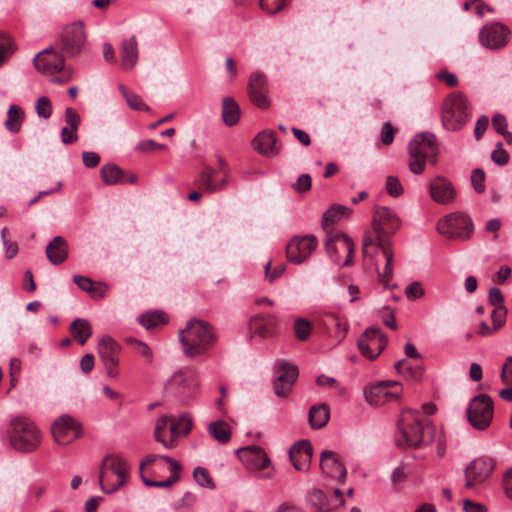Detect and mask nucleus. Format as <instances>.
I'll return each instance as SVG.
<instances>
[{
	"label": "nucleus",
	"instance_id": "4",
	"mask_svg": "<svg viewBox=\"0 0 512 512\" xmlns=\"http://www.w3.org/2000/svg\"><path fill=\"white\" fill-rule=\"evenodd\" d=\"M9 440L14 449L20 452H32L41 443V433L32 420L17 417L11 421Z\"/></svg>",
	"mask_w": 512,
	"mask_h": 512
},
{
	"label": "nucleus",
	"instance_id": "47",
	"mask_svg": "<svg viewBox=\"0 0 512 512\" xmlns=\"http://www.w3.org/2000/svg\"><path fill=\"white\" fill-rule=\"evenodd\" d=\"M126 342L127 344H130V345H135V349L137 350V352L142 355L147 363L151 364L152 361H153V352L151 350V348L144 342L140 341V340H137L135 338H127L126 339Z\"/></svg>",
	"mask_w": 512,
	"mask_h": 512
},
{
	"label": "nucleus",
	"instance_id": "62",
	"mask_svg": "<svg viewBox=\"0 0 512 512\" xmlns=\"http://www.w3.org/2000/svg\"><path fill=\"white\" fill-rule=\"evenodd\" d=\"M500 378L504 384L512 385V356L506 358L502 366Z\"/></svg>",
	"mask_w": 512,
	"mask_h": 512
},
{
	"label": "nucleus",
	"instance_id": "13",
	"mask_svg": "<svg viewBox=\"0 0 512 512\" xmlns=\"http://www.w3.org/2000/svg\"><path fill=\"white\" fill-rule=\"evenodd\" d=\"M388 343V338L380 329L369 327L358 339V347L363 356L368 359L377 358Z\"/></svg>",
	"mask_w": 512,
	"mask_h": 512
},
{
	"label": "nucleus",
	"instance_id": "49",
	"mask_svg": "<svg viewBox=\"0 0 512 512\" xmlns=\"http://www.w3.org/2000/svg\"><path fill=\"white\" fill-rule=\"evenodd\" d=\"M471 184L475 192L482 194L485 191V172L476 168L471 173Z\"/></svg>",
	"mask_w": 512,
	"mask_h": 512
},
{
	"label": "nucleus",
	"instance_id": "7",
	"mask_svg": "<svg viewBox=\"0 0 512 512\" xmlns=\"http://www.w3.org/2000/svg\"><path fill=\"white\" fill-rule=\"evenodd\" d=\"M199 388V376L195 370L182 369L167 381L166 390L172 393L182 405L195 398Z\"/></svg>",
	"mask_w": 512,
	"mask_h": 512
},
{
	"label": "nucleus",
	"instance_id": "1",
	"mask_svg": "<svg viewBox=\"0 0 512 512\" xmlns=\"http://www.w3.org/2000/svg\"><path fill=\"white\" fill-rule=\"evenodd\" d=\"M396 445L401 448H422L435 439L436 428L431 421L423 419L417 410L405 409L398 419Z\"/></svg>",
	"mask_w": 512,
	"mask_h": 512
},
{
	"label": "nucleus",
	"instance_id": "30",
	"mask_svg": "<svg viewBox=\"0 0 512 512\" xmlns=\"http://www.w3.org/2000/svg\"><path fill=\"white\" fill-rule=\"evenodd\" d=\"M255 149L262 155L275 156L279 152L273 131L260 132L254 139Z\"/></svg>",
	"mask_w": 512,
	"mask_h": 512
},
{
	"label": "nucleus",
	"instance_id": "60",
	"mask_svg": "<svg viewBox=\"0 0 512 512\" xmlns=\"http://www.w3.org/2000/svg\"><path fill=\"white\" fill-rule=\"evenodd\" d=\"M395 129L390 122H385L381 128L380 139L384 145L392 144L394 140Z\"/></svg>",
	"mask_w": 512,
	"mask_h": 512
},
{
	"label": "nucleus",
	"instance_id": "61",
	"mask_svg": "<svg viewBox=\"0 0 512 512\" xmlns=\"http://www.w3.org/2000/svg\"><path fill=\"white\" fill-rule=\"evenodd\" d=\"M405 295L408 299H419L424 295L422 285L415 281L405 288Z\"/></svg>",
	"mask_w": 512,
	"mask_h": 512
},
{
	"label": "nucleus",
	"instance_id": "27",
	"mask_svg": "<svg viewBox=\"0 0 512 512\" xmlns=\"http://www.w3.org/2000/svg\"><path fill=\"white\" fill-rule=\"evenodd\" d=\"M249 325L253 333L261 337H268L274 333L277 319L271 314H257L250 319Z\"/></svg>",
	"mask_w": 512,
	"mask_h": 512
},
{
	"label": "nucleus",
	"instance_id": "18",
	"mask_svg": "<svg viewBox=\"0 0 512 512\" xmlns=\"http://www.w3.org/2000/svg\"><path fill=\"white\" fill-rule=\"evenodd\" d=\"M97 350L107 374L110 377H115L119 365L120 345L112 337L105 335L99 340Z\"/></svg>",
	"mask_w": 512,
	"mask_h": 512
},
{
	"label": "nucleus",
	"instance_id": "55",
	"mask_svg": "<svg viewBox=\"0 0 512 512\" xmlns=\"http://www.w3.org/2000/svg\"><path fill=\"white\" fill-rule=\"evenodd\" d=\"M386 190L392 197H399L403 193V187L395 176H388L386 179Z\"/></svg>",
	"mask_w": 512,
	"mask_h": 512
},
{
	"label": "nucleus",
	"instance_id": "8",
	"mask_svg": "<svg viewBox=\"0 0 512 512\" xmlns=\"http://www.w3.org/2000/svg\"><path fill=\"white\" fill-rule=\"evenodd\" d=\"M436 228L448 239L465 241L472 235L473 222L467 214L457 211L439 219Z\"/></svg>",
	"mask_w": 512,
	"mask_h": 512
},
{
	"label": "nucleus",
	"instance_id": "25",
	"mask_svg": "<svg viewBox=\"0 0 512 512\" xmlns=\"http://www.w3.org/2000/svg\"><path fill=\"white\" fill-rule=\"evenodd\" d=\"M364 394L367 402L375 406L397 400L400 396L399 392H390L388 390V382H378L365 389Z\"/></svg>",
	"mask_w": 512,
	"mask_h": 512
},
{
	"label": "nucleus",
	"instance_id": "38",
	"mask_svg": "<svg viewBox=\"0 0 512 512\" xmlns=\"http://www.w3.org/2000/svg\"><path fill=\"white\" fill-rule=\"evenodd\" d=\"M24 120V111L17 105H11L7 112L5 127L12 133H17L21 129Z\"/></svg>",
	"mask_w": 512,
	"mask_h": 512
},
{
	"label": "nucleus",
	"instance_id": "64",
	"mask_svg": "<svg viewBox=\"0 0 512 512\" xmlns=\"http://www.w3.org/2000/svg\"><path fill=\"white\" fill-rule=\"evenodd\" d=\"M77 131L71 127L65 126L61 129V141L63 144L68 145L78 140Z\"/></svg>",
	"mask_w": 512,
	"mask_h": 512
},
{
	"label": "nucleus",
	"instance_id": "10",
	"mask_svg": "<svg viewBox=\"0 0 512 512\" xmlns=\"http://www.w3.org/2000/svg\"><path fill=\"white\" fill-rule=\"evenodd\" d=\"M362 251L365 257H373L374 253H377L378 251L382 253L385 259V266L383 272H378V277L385 288L390 287L389 281L393 275L394 259L390 240H381L380 243H376L370 236H365L363 239Z\"/></svg>",
	"mask_w": 512,
	"mask_h": 512
},
{
	"label": "nucleus",
	"instance_id": "29",
	"mask_svg": "<svg viewBox=\"0 0 512 512\" xmlns=\"http://www.w3.org/2000/svg\"><path fill=\"white\" fill-rule=\"evenodd\" d=\"M121 66L125 70L132 69L138 60V42L136 36L123 40L120 48Z\"/></svg>",
	"mask_w": 512,
	"mask_h": 512
},
{
	"label": "nucleus",
	"instance_id": "2",
	"mask_svg": "<svg viewBox=\"0 0 512 512\" xmlns=\"http://www.w3.org/2000/svg\"><path fill=\"white\" fill-rule=\"evenodd\" d=\"M179 340L184 354L196 357L208 351L216 342L212 326L200 319H190L186 328L179 331Z\"/></svg>",
	"mask_w": 512,
	"mask_h": 512
},
{
	"label": "nucleus",
	"instance_id": "3",
	"mask_svg": "<svg viewBox=\"0 0 512 512\" xmlns=\"http://www.w3.org/2000/svg\"><path fill=\"white\" fill-rule=\"evenodd\" d=\"M471 114V105L461 92L450 93L441 104V123L447 131L461 130L470 120Z\"/></svg>",
	"mask_w": 512,
	"mask_h": 512
},
{
	"label": "nucleus",
	"instance_id": "11",
	"mask_svg": "<svg viewBox=\"0 0 512 512\" xmlns=\"http://www.w3.org/2000/svg\"><path fill=\"white\" fill-rule=\"evenodd\" d=\"M401 226V221L397 214L385 206H375L373 209L372 227L376 233L374 242L380 243L381 240H389V236L395 233Z\"/></svg>",
	"mask_w": 512,
	"mask_h": 512
},
{
	"label": "nucleus",
	"instance_id": "21",
	"mask_svg": "<svg viewBox=\"0 0 512 512\" xmlns=\"http://www.w3.org/2000/svg\"><path fill=\"white\" fill-rule=\"evenodd\" d=\"M35 68L46 75H53L64 68L63 56L52 47L39 52L33 60Z\"/></svg>",
	"mask_w": 512,
	"mask_h": 512
},
{
	"label": "nucleus",
	"instance_id": "58",
	"mask_svg": "<svg viewBox=\"0 0 512 512\" xmlns=\"http://www.w3.org/2000/svg\"><path fill=\"white\" fill-rule=\"evenodd\" d=\"M108 291V286L103 282H94L92 283V287L87 291L93 299H102L105 297Z\"/></svg>",
	"mask_w": 512,
	"mask_h": 512
},
{
	"label": "nucleus",
	"instance_id": "42",
	"mask_svg": "<svg viewBox=\"0 0 512 512\" xmlns=\"http://www.w3.org/2000/svg\"><path fill=\"white\" fill-rule=\"evenodd\" d=\"M335 238H336V242L341 244L343 250L347 252L346 259L342 265L343 266L350 265L353 262V254H354V243H353L352 239L348 235L341 233V232H336Z\"/></svg>",
	"mask_w": 512,
	"mask_h": 512
},
{
	"label": "nucleus",
	"instance_id": "22",
	"mask_svg": "<svg viewBox=\"0 0 512 512\" xmlns=\"http://www.w3.org/2000/svg\"><path fill=\"white\" fill-rule=\"evenodd\" d=\"M238 456L249 470H262L270 466L267 453L260 446H246L238 449Z\"/></svg>",
	"mask_w": 512,
	"mask_h": 512
},
{
	"label": "nucleus",
	"instance_id": "26",
	"mask_svg": "<svg viewBox=\"0 0 512 512\" xmlns=\"http://www.w3.org/2000/svg\"><path fill=\"white\" fill-rule=\"evenodd\" d=\"M320 468L324 474L338 481H344L346 477V469L333 451L325 450L321 453Z\"/></svg>",
	"mask_w": 512,
	"mask_h": 512
},
{
	"label": "nucleus",
	"instance_id": "19",
	"mask_svg": "<svg viewBox=\"0 0 512 512\" xmlns=\"http://www.w3.org/2000/svg\"><path fill=\"white\" fill-rule=\"evenodd\" d=\"M510 31L499 23L493 22L482 27L479 33V39L483 46L489 49H498L505 46L508 42Z\"/></svg>",
	"mask_w": 512,
	"mask_h": 512
},
{
	"label": "nucleus",
	"instance_id": "43",
	"mask_svg": "<svg viewBox=\"0 0 512 512\" xmlns=\"http://www.w3.org/2000/svg\"><path fill=\"white\" fill-rule=\"evenodd\" d=\"M119 89L122 92L128 106L131 109L138 110V111H148L149 110V107L143 102L142 98L139 95L129 92L123 85H120Z\"/></svg>",
	"mask_w": 512,
	"mask_h": 512
},
{
	"label": "nucleus",
	"instance_id": "57",
	"mask_svg": "<svg viewBox=\"0 0 512 512\" xmlns=\"http://www.w3.org/2000/svg\"><path fill=\"white\" fill-rule=\"evenodd\" d=\"M64 117H65V122L68 127H71L74 130H78L80 122H81V118L76 110H74L71 107L66 108Z\"/></svg>",
	"mask_w": 512,
	"mask_h": 512
},
{
	"label": "nucleus",
	"instance_id": "48",
	"mask_svg": "<svg viewBox=\"0 0 512 512\" xmlns=\"http://www.w3.org/2000/svg\"><path fill=\"white\" fill-rule=\"evenodd\" d=\"M35 109L40 118L48 119L52 115V104L46 96H42L37 100Z\"/></svg>",
	"mask_w": 512,
	"mask_h": 512
},
{
	"label": "nucleus",
	"instance_id": "63",
	"mask_svg": "<svg viewBox=\"0 0 512 512\" xmlns=\"http://www.w3.org/2000/svg\"><path fill=\"white\" fill-rule=\"evenodd\" d=\"M488 299L491 305L494 306V308L498 307H504V298L502 295V292L497 287H492L489 290Z\"/></svg>",
	"mask_w": 512,
	"mask_h": 512
},
{
	"label": "nucleus",
	"instance_id": "33",
	"mask_svg": "<svg viewBox=\"0 0 512 512\" xmlns=\"http://www.w3.org/2000/svg\"><path fill=\"white\" fill-rule=\"evenodd\" d=\"M70 333L80 345H84L92 335V326L87 319L76 318L70 325Z\"/></svg>",
	"mask_w": 512,
	"mask_h": 512
},
{
	"label": "nucleus",
	"instance_id": "12",
	"mask_svg": "<svg viewBox=\"0 0 512 512\" xmlns=\"http://www.w3.org/2000/svg\"><path fill=\"white\" fill-rule=\"evenodd\" d=\"M86 43L84 24L81 21L67 25L60 36L61 50L69 57L79 55Z\"/></svg>",
	"mask_w": 512,
	"mask_h": 512
},
{
	"label": "nucleus",
	"instance_id": "5",
	"mask_svg": "<svg viewBox=\"0 0 512 512\" xmlns=\"http://www.w3.org/2000/svg\"><path fill=\"white\" fill-rule=\"evenodd\" d=\"M130 466L118 455H110L103 459L100 467L99 482L103 492L113 493L122 487L128 477Z\"/></svg>",
	"mask_w": 512,
	"mask_h": 512
},
{
	"label": "nucleus",
	"instance_id": "56",
	"mask_svg": "<svg viewBox=\"0 0 512 512\" xmlns=\"http://www.w3.org/2000/svg\"><path fill=\"white\" fill-rule=\"evenodd\" d=\"M172 421L175 423V425H177L179 429H181L183 436H186L192 430L193 420L187 413L182 414L177 420L173 418Z\"/></svg>",
	"mask_w": 512,
	"mask_h": 512
},
{
	"label": "nucleus",
	"instance_id": "16",
	"mask_svg": "<svg viewBox=\"0 0 512 512\" xmlns=\"http://www.w3.org/2000/svg\"><path fill=\"white\" fill-rule=\"evenodd\" d=\"M276 366L277 377L273 384V390L277 397H286L298 378V368L284 359L278 360Z\"/></svg>",
	"mask_w": 512,
	"mask_h": 512
},
{
	"label": "nucleus",
	"instance_id": "32",
	"mask_svg": "<svg viewBox=\"0 0 512 512\" xmlns=\"http://www.w3.org/2000/svg\"><path fill=\"white\" fill-rule=\"evenodd\" d=\"M330 413L326 404H317L309 409L308 422L312 429H321L329 421Z\"/></svg>",
	"mask_w": 512,
	"mask_h": 512
},
{
	"label": "nucleus",
	"instance_id": "15",
	"mask_svg": "<svg viewBox=\"0 0 512 512\" xmlns=\"http://www.w3.org/2000/svg\"><path fill=\"white\" fill-rule=\"evenodd\" d=\"M495 467V461L488 456H481L469 463L465 469V487L472 489L485 482Z\"/></svg>",
	"mask_w": 512,
	"mask_h": 512
},
{
	"label": "nucleus",
	"instance_id": "31",
	"mask_svg": "<svg viewBox=\"0 0 512 512\" xmlns=\"http://www.w3.org/2000/svg\"><path fill=\"white\" fill-rule=\"evenodd\" d=\"M162 459L170 465L171 475L164 481H152L142 477L143 483L146 486L167 488L172 486L180 479L181 464L167 455H163Z\"/></svg>",
	"mask_w": 512,
	"mask_h": 512
},
{
	"label": "nucleus",
	"instance_id": "41",
	"mask_svg": "<svg viewBox=\"0 0 512 512\" xmlns=\"http://www.w3.org/2000/svg\"><path fill=\"white\" fill-rule=\"evenodd\" d=\"M139 323L146 329H152L166 322L165 314L154 311L142 314L138 317Z\"/></svg>",
	"mask_w": 512,
	"mask_h": 512
},
{
	"label": "nucleus",
	"instance_id": "23",
	"mask_svg": "<svg viewBox=\"0 0 512 512\" xmlns=\"http://www.w3.org/2000/svg\"><path fill=\"white\" fill-rule=\"evenodd\" d=\"M313 455V447L308 440H300L289 449V458L297 471H308Z\"/></svg>",
	"mask_w": 512,
	"mask_h": 512
},
{
	"label": "nucleus",
	"instance_id": "51",
	"mask_svg": "<svg viewBox=\"0 0 512 512\" xmlns=\"http://www.w3.org/2000/svg\"><path fill=\"white\" fill-rule=\"evenodd\" d=\"M395 369L400 374H404L405 371H407V374L412 378H418L421 376L422 373V368L420 366H417L416 368L407 366V361L405 359L397 361L395 363Z\"/></svg>",
	"mask_w": 512,
	"mask_h": 512
},
{
	"label": "nucleus",
	"instance_id": "45",
	"mask_svg": "<svg viewBox=\"0 0 512 512\" xmlns=\"http://www.w3.org/2000/svg\"><path fill=\"white\" fill-rule=\"evenodd\" d=\"M312 331V326L310 322L304 318H298L294 323V332L296 338L300 341H306Z\"/></svg>",
	"mask_w": 512,
	"mask_h": 512
},
{
	"label": "nucleus",
	"instance_id": "52",
	"mask_svg": "<svg viewBox=\"0 0 512 512\" xmlns=\"http://www.w3.org/2000/svg\"><path fill=\"white\" fill-rule=\"evenodd\" d=\"M491 159L495 164L500 166H504L509 162V155L507 151L502 148L501 142L496 144V149L491 153Z\"/></svg>",
	"mask_w": 512,
	"mask_h": 512
},
{
	"label": "nucleus",
	"instance_id": "53",
	"mask_svg": "<svg viewBox=\"0 0 512 512\" xmlns=\"http://www.w3.org/2000/svg\"><path fill=\"white\" fill-rule=\"evenodd\" d=\"M507 308L504 307H498L494 308V310L491 313V319L492 324L497 331L502 328V326L505 324L506 317H507Z\"/></svg>",
	"mask_w": 512,
	"mask_h": 512
},
{
	"label": "nucleus",
	"instance_id": "6",
	"mask_svg": "<svg viewBox=\"0 0 512 512\" xmlns=\"http://www.w3.org/2000/svg\"><path fill=\"white\" fill-rule=\"evenodd\" d=\"M435 141L434 134L420 133L409 143V169L412 173H423L427 158H432V163L436 162L437 147Z\"/></svg>",
	"mask_w": 512,
	"mask_h": 512
},
{
	"label": "nucleus",
	"instance_id": "35",
	"mask_svg": "<svg viewBox=\"0 0 512 512\" xmlns=\"http://www.w3.org/2000/svg\"><path fill=\"white\" fill-rule=\"evenodd\" d=\"M222 118L227 126H234L240 118V107L231 97H225L222 101Z\"/></svg>",
	"mask_w": 512,
	"mask_h": 512
},
{
	"label": "nucleus",
	"instance_id": "20",
	"mask_svg": "<svg viewBox=\"0 0 512 512\" xmlns=\"http://www.w3.org/2000/svg\"><path fill=\"white\" fill-rule=\"evenodd\" d=\"M268 93L266 76L261 72L252 73L248 83L250 101L260 109H267L270 106Z\"/></svg>",
	"mask_w": 512,
	"mask_h": 512
},
{
	"label": "nucleus",
	"instance_id": "9",
	"mask_svg": "<svg viewBox=\"0 0 512 512\" xmlns=\"http://www.w3.org/2000/svg\"><path fill=\"white\" fill-rule=\"evenodd\" d=\"M493 400L487 394H479L470 400L467 419L470 425L479 430H486L493 419Z\"/></svg>",
	"mask_w": 512,
	"mask_h": 512
},
{
	"label": "nucleus",
	"instance_id": "34",
	"mask_svg": "<svg viewBox=\"0 0 512 512\" xmlns=\"http://www.w3.org/2000/svg\"><path fill=\"white\" fill-rule=\"evenodd\" d=\"M100 175L106 185L125 183V172L115 164H105L101 167Z\"/></svg>",
	"mask_w": 512,
	"mask_h": 512
},
{
	"label": "nucleus",
	"instance_id": "44",
	"mask_svg": "<svg viewBox=\"0 0 512 512\" xmlns=\"http://www.w3.org/2000/svg\"><path fill=\"white\" fill-rule=\"evenodd\" d=\"M15 51L14 43L12 40L0 33V67L9 59Z\"/></svg>",
	"mask_w": 512,
	"mask_h": 512
},
{
	"label": "nucleus",
	"instance_id": "50",
	"mask_svg": "<svg viewBox=\"0 0 512 512\" xmlns=\"http://www.w3.org/2000/svg\"><path fill=\"white\" fill-rule=\"evenodd\" d=\"M289 0H260V6L270 14L281 11Z\"/></svg>",
	"mask_w": 512,
	"mask_h": 512
},
{
	"label": "nucleus",
	"instance_id": "39",
	"mask_svg": "<svg viewBox=\"0 0 512 512\" xmlns=\"http://www.w3.org/2000/svg\"><path fill=\"white\" fill-rule=\"evenodd\" d=\"M351 213V210L340 204H333L322 217V225L328 226L340 220L343 217H347Z\"/></svg>",
	"mask_w": 512,
	"mask_h": 512
},
{
	"label": "nucleus",
	"instance_id": "40",
	"mask_svg": "<svg viewBox=\"0 0 512 512\" xmlns=\"http://www.w3.org/2000/svg\"><path fill=\"white\" fill-rule=\"evenodd\" d=\"M216 174V170L210 166L204 165L203 170L199 173L196 178V182L203 186L205 191L208 193L216 192V183L213 182V177Z\"/></svg>",
	"mask_w": 512,
	"mask_h": 512
},
{
	"label": "nucleus",
	"instance_id": "36",
	"mask_svg": "<svg viewBox=\"0 0 512 512\" xmlns=\"http://www.w3.org/2000/svg\"><path fill=\"white\" fill-rule=\"evenodd\" d=\"M208 433L220 444H226L230 441L232 430L227 422L218 420L211 422L207 427Z\"/></svg>",
	"mask_w": 512,
	"mask_h": 512
},
{
	"label": "nucleus",
	"instance_id": "17",
	"mask_svg": "<svg viewBox=\"0 0 512 512\" xmlns=\"http://www.w3.org/2000/svg\"><path fill=\"white\" fill-rule=\"evenodd\" d=\"M51 431L58 444L67 445L80 437L81 426L71 416L63 415L54 421Z\"/></svg>",
	"mask_w": 512,
	"mask_h": 512
},
{
	"label": "nucleus",
	"instance_id": "46",
	"mask_svg": "<svg viewBox=\"0 0 512 512\" xmlns=\"http://www.w3.org/2000/svg\"><path fill=\"white\" fill-rule=\"evenodd\" d=\"M193 477L195 481L201 486L206 488H214L215 484L210 477L207 469L198 466L193 471Z\"/></svg>",
	"mask_w": 512,
	"mask_h": 512
},
{
	"label": "nucleus",
	"instance_id": "24",
	"mask_svg": "<svg viewBox=\"0 0 512 512\" xmlns=\"http://www.w3.org/2000/svg\"><path fill=\"white\" fill-rule=\"evenodd\" d=\"M431 198L439 204H450L456 197L452 183L444 177H436L429 184Z\"/></svg>",
	"mask_w": 512,
	"mask_h": 512
},
{
	"label": "nucleus",
	"instance_id": "59",
	"mask_svg": "<svg viewBox=\"0 0 512 512\" xmlns=\"http://www.w3.org/2000/svg\"><path fill=\"white\" fill-rule=\"evenodd\" d=\"M325 247H326L327 253L330 255L332 260L334 262L338 263L339 259H338V257H336V253L340 249L343 250V248H342L341 244L336 242L335 234L333 236L328 237V239L325 242Z\"/></svg>",
	"mask_w": 512,
	"mask_h": 512
},
{
	"label": "nucleus",
	"instance_id": "54",
	"mask_svg": "<svg viewBox=\"0 0 512 512\" xmlns=\"http://www.w3.org/2000/svg\"><path fill=\"white\" fill-rule=\"evenodd\" d=\"M312 179L309 174H301L295 183L292 184V189L297 193H305L311 189Z\"/></svg>",
	"mask_w": 512,
	"mask_h": 512
},
{
	"label": "nucleus",
	"instance_id": "14",
	"mask_svg": "<svg viewBox=\"0 0 512 512\" xmlns=\"http://www.w3.org/2000/svg\"><path fill=\"white\" fill-rule=\"evenodd\" d=\"M317 245L314 235L295 236L286 246L287 258L294 264H301L311 256Z\"/></svg>",
	"mask_w": 512,
	"mask_h": 512
},
{
	"label": "nucleus",
	"instance_id": "28",
	"mask_svg": "<svg viewBox=\"0 0 512 512\" xmlns=\"http://www.w3.org/2000/svg\"><path fill=\"white\" fill-rule=\"evenodd\" d=\"M46 256L53 265L62 264L68 257V245L61 236H56L46 247Z\"/></svg>",
	"mask_w": 512,
	"mask_h": 512
},
{
	"label": "nucleus",
	"instance_id": "37",
	"mask_svg": "<svg viewBox=\"0 0 512 512\" xmlns=\"http://www.w3.org/2000/svg\"><path fill=\"white\" fill-rule=\"evenodd\" d=\"M172 420H173L172 416L162 415L161 417H159L157 419L156 425H155V431H154L155 440L157 442L161 443L164 446V448H166V449H173L177 445V442L174 439L166 440L163 435L164 431L166 430V428L168 426V423L171 422Z\"/></svg>",
	"mask_w": 512,
	"mask_h": 512
}]
</instances>
